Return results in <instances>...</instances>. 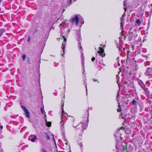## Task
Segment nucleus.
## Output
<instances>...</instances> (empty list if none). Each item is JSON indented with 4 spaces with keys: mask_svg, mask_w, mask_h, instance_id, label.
<instances>
[{
    "mask_svg": "<svg viewBox=\"0 0 152 152\" xmlns=\"http://www.w3.org/2000/svg\"><path fill=\"white\" fill-rule=\"evenodd\" d=\"M61 104L62 116L64 115L65 116L67 115V114L65 112L64 110V102L63 101L61 102Z\"/></svg>",
    "mask_w": 152,
    "mask_h": 152,
    "instance_id": "6",
    "label": "nucleus"
},
{
    "mask_svg": "<svg viewBox=\"0 0 152 152\" xmlns=\"http://www.w3.org/2000/svg\"><path fill=\"white\" fill-rule=\"evenodd\" d=\"M88 109H89V108H88ZM87 111L88 112V110H87Z\"/></svg>",
    "mask_w": 152,
    "mask_h": 152,
    "instance_id": "39",
    "label": "nucleus"
},
{
    "mask_svg": "<svg viewBox=\"0 0 152 152\" xmlns=\"http://www.w3.org/2000/svg\"><path fill=\"white\" fill-rule=\"evenodd\" d=\"M142 88L143 89V90L145 92V94H146L148 95L149 94L150 92L149 91L148 89L145 86Z\"/></svg>",
    "mask_w": 152,
    "mask_h": 152,
    "instance_id": "8",
    "label": "nucleus"
},
{
    "mask_svg": "<svg viewBox=\"0 0 152 152\" xmlns=\"http://www.w3.org/2000/svg\"><path fill=\"white\" fill-rule=\"evenodd\" d=\"M123 149L124 151H126V152H128V151L127 150V146L126 145L124 146Z\"/></svg>",
    "mask_w": 152,
    "mask_h": 152,
    "instance_id": "19",
    "label": "nucleus"
},
{
    "mask_svg": "<svg viewBox=\"0 0 152 152\" xmlns=\"http://www.w3.org/2000/svg\"><path fill=\"white\" fill-rule=\"evenodd\" d=\"M21 107L25 112L26 116L28 118H30L29 113L26 107L23 105H21Z\"/></svg>",
    "mask_w": 152,
    "mask_h": 152,
    "instance_id": "5",
    "label": "nucleus"
},
{
    "mask_svg": "<svg viewBox=\"0 0 152 152\" xmlns=\"http://www.w3.org/2000/svg\"><path fill=\"white\" fill-rule=\"evenodd\" d=\"M84 60L85 58L83 56L82 57V64L83 66H84Z\"/></svg>",
    "mask_w": 152,
    "mask_h": 152,
    "instance_id": "13",
    "label": "nucleus"
},
{
    "mask_svg": "<svg viewBox=\"0 0 152 152\" xmlns=\"http://www.w3.org/2000/svg\"><path fill=\"white\" fill-rule=\"evenodd\" d=\"M139 84L140 86L142 87V88H143L145 86V85L142 82V81L141 82V83H139Z\"/></svg>",
    "mask_w": 152,
    "mask_h": 152,
    "instance_id": "21",
    "label": "nucleus"
},
{
    "mask_svg": "<svg viewBox=\"0 0 152 152\" xmlns=\"http://www.w3.org/2000/svg\"><path fill=\"white\" fill-rule=\"evenodd\" d=\"M6 30L4 28L0 29V37L3 34L5 31Z\"/></svg>",
    "mask_w": 152,
    "mask_h": 152,
    "instance_id": "10",
    "label": "nucleus"
},
{
    "mask_svg": "<svg viewBox=\"0 0 152 152\" xmlns=\"http://www.w3.org/2000/svg\"><path fill=\"white\" fill-rule=\"evenodd\" d=\"M37 138V137L35 135H34V136L33 138L31 139V141L33 142H34L35 141V140Z\"/></svg>",
    "mask_w": 152,
    "mask_h": 152,
    "instance_id": "17",
    "label": "nucleus"
},
{
    "mask_svg": "<svg viewBox=\"0 0 152 152\" xmlns=\"http://www.w3.org/2000/svg\"><path fill=\"white\" fill-rule=\"evenodd\" d=\"M119 129H120L123 130H124V127H120Z\"/></svg>",
    "mask_w": 152,
    "mask_h": 152,
    "instance_id": "32",
    "label": "nucleus"
},
{
    "mask_svg": "<svg viewBox=\"0 0 152 152\" xmlns=\"http://www.w3.org/2000/svg\"><path fill=\"white\" fill-rule=\"evenodd\" d=\"M136 23L137 25H139L141 24V21L139 19H137L136 20Z\"/></svg>",
    "mask_w": 152,
    "mask_h": 152,
    "instance_id": "14",
    "label": "nucleus"
},
{
    "mask_svg": "<svg viewBox=\"0 0 152 152\" xmlns=\"http://www.w3.org/2000/svg\"><path fill=\"white\" fill-rule=\"evenodd\" d=\"M70 21L72 23H75L77 25L79 23V18L78 15H76L75 17L72 18Z\"/></svg>",
    "mask_w": 152,
    "mask_h": 152,
    "instance_id": "4",
    "label": "nucleus"
},
{
    "mask_svg": "<svg viewBox=\"0 0 152 152\" xmlns=\"http://www.w3.org/2000/svg\"><path fill=\"white\" fill-rule=\"evenodd\" d=\"M128 37H129V41L132 40L134 37V33L132 32H129L128 34H127Z\"/></svg>",
    "mask_w": 152,
    "mask_h": 152,
    "instance_id": "7",
    "label": "nucleus"
},
{
    "mask_svg": "<svg viewBox=\"0 0 152 152\" xmlns=\"http://www.w3.org/2000/svg\"><path fill=\"white\" fill-rule=\"evenodd\" d=\"M119 96V92H118V93H117V95L116 96H118V97Z\"/></svg>",
    "mask_w": 152,
    "mask_h": 152,
    "instance_id": "36",
    "label": "nucleus"
},
{
    "mask_svg": "<svg viewBox=\"0 0 152 152\" xmlns=\"http://www.w3.org/2000/svg\"><path fill=\"white\" fill-rule=\"evenodd\" d=\"M132 104L134 105H136L137 104V102L135 100H133L132 102Z\"/></svg>",
    "mask_w": 152,
    "mask_h": 152,
    "instance_id": "18",
    "label": "nucleus"
},
{
    "mask_svg": "<svg viewBox=\"0 0 152 152\" xmlns=\"http://www.w3.org/2000/svg\"><path fill=\"white\" fill-rule=\"evenodd\" d=\"M151 96V97L150 98H151V99H152V96Z\"/></svg>",
    "mask_w": 152,
    "mask_h": 152,
    "instance_id": "40",
    "label": "nucleus"
},
{
    "mask_svg": "<svg viewBox=\"0 0 152 152\" xmlns=\"http://www.w3.org/2000/svg\"><path fill=\"white\" fill-rule=\"evenodd\" d=\"M100 45L102 46V47H100L99 48V50L98 51V53L100 56H102V57H104L105 55L103 48H104L105 47V45H102V44H100Z\"/></svg>",
    "mask_w": 152,
    "mask_h": 152,
    "instance_id": "2",
    "label": "nucleus"
},
{
    "mask_svg": "<svg viewBox=\"0 0 152 152\" xmlns=\"http://www.w3.org/2000/svg\"><path fill=\"white\" fill-rule=\"evenodd\" d=\"M93 80L94 82H96L97 83H99V81L97 78H94L93 79Z\"/></svg>",
    "mask_w": 152,
    "mask_h": 152,
    "instance_id": "23",
    "label": "nucleus"
},
{
    "mask_svg": "<svg viewBox=\"0 0 152 152\" xmlns=\"http://www.w3.org/2000/svg\"><path fill=\"white\" fill-rule=\"evenodd\" d=\"M42 151H43L42 152H47L44 149H42Z\"/></svg>",
    "mask_w": 152,
    "mask_h": 152,
    "instance_id": "34",
    "label": "nucleus"
},
{
    "mask_svg": "<svg viewBox=\"0 0 152 152\" xmlns=\"http://www.w3.org/2000/svg\"><path fill=\"white\" fill-rule=\"evenodd\" d=\"M73 121V126L76 127V130L78 134L79 135L82 136V134L83 133V131L86 129L87 127V125L84 123H81L77 125V123L76 124V121L75 119L73 117H71Z\"/></svg>",
    "mask_w": 152,
    "mask_h": 152,
    "instance_id": "1",
    "label": "nucleus"
},
{
    "mask_svg": "<svg viewBox=\"0 0 152 152\" xmlns=\"http://www.w3.org/2000/svg\"><path fill=\"white\" fill-rule=\"evenodd\" d=\"M44 133L45 134L46 139L47 140H49L50 139V136L48 135V134L46 132H44Z\"/></svg>",
    "mask_w": 152,
    "mask_h": 152,
    "instance_id": "16",
    "label": "nucleus"
},
{
    "mask_svg": "<svg viewBox=\"0 0 152 152\" xmlns=\"http://www.w3.org/2000/svg\"><path fill=\"white\" fill-rule=\"evenodd\" d=\"M130 53V51L129 50L128 51H127V58H128L129 57V53Z\"/></svg>",
    "mask_w": 152,
    "mask_h": 152,
    "instance_id": "31",
    "label": "nucleus"
},
{
    "mask_svg": "<svg viewBox=\"0 0 152 152\" xmlns=\"http://www.w3.org/2000/svg\"><path fill=\"white\" fill-rule=\"evenodd\" d=\"M124 11H125V12L124 13V14H123V15H122V17H123L124 16V14H125V12L126 11V7H125L124 8Z\"/></svg>",
    "mask_w": 152,
    "mask_h": 152,
    "instance_id": "30",
    "label": "nucleus"
},
{
    "mask_svg": "<svg viewBox=\"0 0 152 152\" xmlns=\"http://www.w3.org/2000/svg\"><path fill=\"white\" fill-rule=\"evenodd\" d=\"M135 4H137L136 5H135V7H137L140 5V0H138L135 2Z\"/></svg>",
    "mask_w": 152,
    "mask_h": 152,
    "instance_id": "12",
    "label": "nucleus"
},
{
    "mask_svg": "<svg viewBox=\"0 0 152 152\" xmlns=\"http://www.w3.org/2000/svg\"><path fill=\"white\" fill-rule=\"evenodd\" d=\"M30 37H29V38H28V40H27V41L28 42H29L30 40Z\"/></svg>",
    "mask_w": 152,
    "mask_h": 152,
    "instance_id": "35",
    "label": "nucleus"
},
{
    "mask_svg": "<svg viewBox=\"0 0 152 152\" xmlns=\"http://www.w3.org/2000/svg\"><path fill=\"white\" fill-rule=\"evenodd\" d=\"M43 109V108L42 107L41 108V111L42 113V114H44V113H45V112H44Z\"/></svg>",
    "mask_w": 152,
    "mask_h": 152,
    "instance_id": "24",
    "label": "nucleus"
},
{
    "mask_svg": "<svg viewBox=\"0 0 152 152\" xmlns=\"http://www.w3.org/2000/svg\"><path fill=\"white\" fill-rule=\"evenodd\" d=\"M127 96L126 97L127 98H129L131 97V94L128 91L125 94Z\"/></svg>",
    "mask_w": 152,
    "mask_h": 152,
    "instance_id": "11",
    "label": "nucleus"
},
{
    "mask_svg": "<svg viewBox=\"0 0 152 152\" xmlns=\"http://www.w3.org/2000/svg\"><path fill=\"white\" fill-rule=\"evenodd\" d=\"M53 139L54 140H55V139H54V137H53Z\"/></svg>",
    "mask_w": 152,
    "mask_h": 152,
    "instance_id": "41",
    "label": "nucleus"
},
{
    "mask_svg": "<svg viewBox=\"0 0 152 152\" xmlns=\"http://www.w3.org/2000/svg\"><path fill=\"white\" fill-rule=\"evenodd\" d=\"M122 21V22L121 23V29L123 30V28H124V26L123 25Z\"/></svg>",
    "mask_w": 152,
    "mask_h": 152,
    "instance_id": "26",
    "label": "nucleus"
},
{
    "mask_svg": "<svg viewBox=\"0 0 152 152\" xmlns=\"http://www.w3.org/2000/svg\"><path fill=\"white\" fill-rule=\"evenodd\" d=\"M95 58L94 57H93L91 58V61H94L95 60Z\"/></svg>",
    "mask_w": 152,
    "mask_h": 152,
    "instance_id": "28",
    "label": "nucleus"
},
{
    "mask_svg": "<svg viewBox=\"0 0 152 152\" xmlns=\"http://www.w3.org/2000/svg\"><path fill=\"white\" fill-rule=\"evenodd\" d=\"M26 55L25 54H23L22 55V58H23V61H24V60L25 59V58H26Z\"/></svg>",
    "mask_w": 152,
    "mask_h": 152,
    "instance_id": "25",
    "label": "nucleus"
},
{
    "mask_svg": "<svg viewBox=\"0 0 152 152\" xmlns=\"http://www.w3.org/2000/svg\"><path fill=\"white\" fill-rule=\"evenodd\" d=\"M64 36H61V37H60V38H58L57 39V40H58V39H62L63 38H64Z\"/></svg>",
    "mask_w": 152,
    "mask_h": 152,
    "instance_id": "29",
    "label": "nucleus"
},
{
    "mask_svg": "<svg viewBox=\"0 0 152 152\" xmlns=\"http://www.w3.org/2000/svg\"><path fill=\"white\" fill-rule=\"evenodd\" d=\"M66 38L65 37L64 38V41L63 42H66Z\"/></svg>",
    "mask_w": 152,
    "mask_h": 152,
    "instance_id": "33",
    "label": "nucleus"
},
{
    "mask_svg": "<svg viewBox=\"0 0 152 152\" xmlns=\"http://www.w3.org/2000/svg\"><path fill=\"white\" fill-rule=\"evenodd\" d=\"M124 6H126V4H125V1H124Z\"/></svg>",
    "mask_w": 152,
    "mask_h": 152,
    "instance_id": "38",
    "label": "nucleus"
},
{
    "mask_svg": "<svg viewBox=\"0 0 152 152\" xmlns=\"http://www.w3.org/2000/svg\"><path fill=\"white\" fill-rule=\"evenodd\" d=\"M138 152H140V151H138Z\"/></svg>",
    "mask_w": 152,
    "mask_h": 152,
    "instance_id": "43",
    "label": "nucleus"
},
{
    "mask_svg": "<svg viewBox=\"0 0 152 152\" xmlns=\"http://www.w3.org/2000/svg\"><path fill=\"white\" fill-rule=\"evenodd\" d=\"M125 99V98L123 97L122 98V100L123 101V103L125 105H127L128 104V102H129V100H127L126 101H124Z\"/></svg>",
    "mask_w": 152,
    "mask_h": 152,
    "instance_id": "9",
    "label": "nucleus"
},
{
    "mask_svg": "<svg viewBox=\"0 0 152 152\" xmlns=\"http://www.w3.org/2000/svg\"><path fill=\"white\" fill-rule=\"evenodd\" d=\"M65 45H66L65 42H63L62 43V47H61V48H62L63 50V51H64V49L65 48Z\"/></svg>",
    "mask_w": 152,
    "mask_h": 152,
    "instance_id": "15",
    "label": "nucleus"
},
{
    "mask_svg": "<svg viewBox=\"0 0 152 152\" xmlns=\"http://www.w3.org/2000/svg\"><path fill=\"white\" fill-rule=\"evenodd\" d=\"M2 129L3 128V126H0V129Z\"/></svg>",
    "mask_w": 152,
    "mask_h": 152,
    "instance_id": "37",
    "label": "nucleus"
},
{
    "mask_svg": "<svg viewBox=\"0 0 152 152\" xmlns=\"http://www.w3.org/2000/svg\"><path fill=\"white\" fill-rule=\"evenodd\" d=\"M60 124L62 126H63L64 125V122L62 120L60 122Z\"/></svg>",
    "mask_w": 152,
    "mask_h": 152,
    "instance_id": "27",
    "label": "nucleus"
},
{
    "mask_svg": "<svg viewBox=\"0 0 152 152\" xmlns=\"http://www.w3.org/2000/svg\"><path fill=\"white\" fill-rule=\"evenodd\" d=\"M118 109H117V111L118 112H120L121 111V106L120 105L119 103H118Z\"/></svg>",
    "mask_w": 152,
    "mask_h": 152,
    "instance_id": "22",
    "label": "nucleus"
},
{
    "mask_svg": "<svg viewBox=\"0 0 152 152\" xmlns=\"http://www.w3.org/2000/svg\"><path fill=\"white\" fill-rule=\"evenodd\" d=\"M123 49L124 50L125 49V48H124Z\"/></svg>",
    "mask_w": 152,
    "mask_h": 152,
    "instance_id": "42",
    "label": "nucleus"
},
{
    "mask_svg": "<svg viewBox=\"0 0 152 152\" xmlns=\"http://www.w3.org/2000/svg\"><path fill=\"white\" fill-rule=\"evenodd\" d=\"M145 76H148L149 78L152 77V68H148L145 72Z\"/></svg>",
    "mask_w": 152,
    "mask_h": 152,
    "instance_id": "3",
    "label": "nucleus"
},
{
    "mask_svg": "<svg viewBox=\"0 0 152 152\" xmlns=\"http://www.w3.org/2000/svg\"><path fill=\"white\" fill-rule=\"evenodd\" d=\"M51 123L50 122H47L46 125L47 126L50 127L51 126Z\"/></svg>",
    "mask_w": 152,
    "mask_h": 152,
    "instance_id": "20",
    "label": "nucleus"
}]
</instances>
